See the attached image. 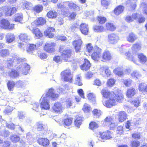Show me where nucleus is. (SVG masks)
Returning a JSON list of instances; mask_svg holds the SVG:
<instances>
[{
  "mask_svg": "<svg viewBox=\"0 0 147 147\" xmlns=\"http://www.w3.org/2000/svg\"><path fill=\"white\" fill-rule=\"evenodd\" d=\"M101 93L103 96L109 99L103 102V105L108 108L111 107L118 103H120L123 99V95L116 92H110L108 90L103 89Z\"/></svg>",
  "mask_w": 147,
  "mask_h": 147,
  "instance_id": "f257e3e1",
  "label": "nucleus"
},
{
  "mask_svg": "<svg viewBox=\"0 0 147 147\" xmlns=\"http://www.w3.org/2000/svg\"><path fill=\"white\" fill-rule=\"evenodd\" d=\"M121 49L120 52L122 54L125 55L127 59L132 61L134 63H136V54L135 53L132 54L129 51H127L125 49Z\"/></svg>",
  "mask_w": 147,
  "mask_h": 147,
  "instance_id": "f03ea898",
  "label": "nucleus"
},
{
  "mask_svg": "<svg viewBox=\"0 0 147 147\" xmlns=\"http://www.w3.org/2000/svg\"><path fill=\"white\" fill-rule=\"evenodd\" d=\"M62 79L66 82H71L72 81V76L69 70H66L61 73Z\"/></svg>",
  "mask_w": 147,
  "mask_h": 147,
  "instance_id": "7ed1b4c3",
  "label": "nucleus"
},
{
  "mask_svg": "<svg viewBox=\"0 0 147 147\" xmlns=\"http://www.w3.org/2000/svg\"><path fill=\"white\" fill-rule=\"evenodd\" d=\"M46 95H43L41 97L40 100L41 103L40 107L41 109L47 110L49 109L50 105L49 104V98L45 97Z\"/></svg>",
  "mask_w": 147,
  "mask_h": 147,
  "instance_id": "20e7f679",
  "label": "nucleus"
},
{
  "mask_svg": "<svg viewBox=\"0 0 147 147\" xmlns=\"http://www.w3.org/2000/svg\"><path fill=\"white\" fill-rule=\"evenodd\" d=\"M30 67L29 65L26 63L21 64L18 66L16 69L22 74L26 75L30 69Z\"/></svg>",
  "mask_w": 147,
  "mask_h": 147,
  "instance_id": "39448f33",
  "label": "nucleus"
},
{
  "mask_svg": "<svg viewBox=\"0 0 147 147\" xmlns=\"http://www.w3.org/2000/svg\"><path fill=\"white\" fill-rule=\"evenodd\" d=\"M94 51L91 55L92 59L94 61H98L100 59L101 49L97 47L94 48Z\"/></svg>",
  "mask_w": 147,
  "mask_h": 147,
  "instance_id": "423d86ee",
  "label": "nucleus"
},
{
  "mask_svg": "<svg viewBox=\"0 0 147 147\" xmlns=\"http://www.w3.org/2000/svg\"><path fill=\"white\" fill-rule=\"evenodd\" d=\"M0 26L3 28L12 30L14 27V24H10L9 21L5 19H3L1 20Z\"/></svg>",
  "mask_w": 147,
  "mask_h": 147,
  "instance_id": "0eeeda50",
  "label": "nucleus"
},
{
  "mask_svg": "<svg viewBox=\"0 0 147 147\" xmlns=\"http://www.w3.org/2000/svg\"><path fill=\"white\" fill-rule=\"evenodd\" d=\"M76 36L78 37V39L76 38V39L72 42V44L75 48L76 51V52H78L80 50L82 41L80 36Z\"/></svg>",
  "mask_w": 147,
  "mask_h": 147,
  "instance_id": "6e6552de",
  "label": "nucleus"
},
{
  "mask_svg": "<svg viewBox=\"0 0 147 147\" xmlns=\"http://www.w3.org/2000/svg\"><path fill=\"white\" fill-rule=\"evenodd\" d=\"M71 54V50L66 49L61 53V57L65 61H67L68 60V59L70 57Z\"/></svg>",
  "mask_w": 147,
  "mask_h": 147,
  "instance_id": "1a4fd4ad",
  "label": "nucleus"
},
{
  "mask_svg": "<svg viewBox=\"0 0 147 147\" xmlns=\"http://www.w3.org/2000/svg\"><path fill=\"white\" fill-rule=\"evenodd\" d=\"M119 37L117 34L112 33L108 36V41L111 44L116 43L119 41Z\"/></svg>",
  "mask_w": 147,
  "mask_h": 147,
  "instance_id": "9d476101",
  "label": "nucleus"
},
{
  "mask_svg": "<svg viewBox=\"0 0 147 147\" xmlns=\"http://www.w3.org/2000/svg\"><path fill=\"white\" fill-rule=\"evenodd\" d=\"M56 45L54 42L46 43L45 46V50L49 53H52L55 50L54 47Z\"/></svg>",
  "mask_w": 147,
  "mask_h": 147,
  "instance_id": "9b49d317",
  "label": "nucleus"
},
{
  "mask_svg": "<svg viewBox=\"0 0 147 147\" xmlns=\"http://www.w3.org/2000/svg\"><path fill=\"white\" fill-rule=\"evenodd\" d=\"M53 110L57 113H61L63 112L64 108L62 105L58 102L55 103L52 107Z\"/></svg>",
  "mask_w": 147,
  "mask_h": 147,
  "instance_id": "f8f14e48",
  "label": "nucleus"
},
{
  "mask_svg": "<svg viewBox=\"0 0 147 147\" xmlns=\"http://www.w3.org/2000/svg\"><path fill=\"white\" fill-rule=\"evenodd\" d=\"M97 137H98L99 140H101V139H109L111 138V136L110 132L108 131L107 132H103L101 134H99V136H97Z\"/></svg>",
  "mask_w": 147,
  "mask_h": 147,
  "instance_id": "ddd939ff",
  "label": "nucleus"
},
{
  "mask_svg": "<svg viewBox=\"0 0 147 147\" xmlns=\"http://www.w3.org/2000/svg\"><path fill=\"white\" fill-rule=\"evenodd\" d=\"M80 29L82 34L85 35L87 34L89 31L88 25L84 23L82 24L80 26Z\"/></svg>",
  "mask_w": 147,
  "mask_h": 147,
  "instance_id": "4468645a",
  "label": "nucleus"
},
{
  "mask_svg": "<svg viewBox=\"0 0 147 147\" xmlns=\"http://www.w3.org/2000/svg\"><path fill=\"white\" fill-rule=\"evenodd\" d=\"M45 95H46L45 97H48L49 98L51 97L53 98H55L58 96V95L55 93L54 90L52 88L50 89L48 92Z\"/></svg>",
  "mask_w": 147,
  "mask_h": 147,
  "instance_id": "2eb2a0df",
  "label": "nucleus"
},
{
  "mask_svg": "<svg viewBox=\"0 0 147 147\" xmlns=\"http://www.w3.org/2000/svg\"><path fill=\"white\" fill-rule=\"evenodd\" d=\"M55 29L53 27H49L45 32V34L49 37L52 38L54 34L53 32L54 31Z\"/></svg>",
  "mask_w": 147,
  "mask_h": 147,
  "instance_id": "dca6fc26",
  "label": "nucleus"
},
{
  "mask_svg": "<svg viewBox=\"0 0 147 147\" xmlns=\"http://www.w3.org/2000/svg\"><path fill=\"white\" fill-rule=\"evenodd\" d=\"M136 0H130L127 1L126 2L127 4H130V8L129 10L130 11H132L135 9L136 5Z\"/></svg>",
  "mask_w": 147,
  "mask_h": 147,
  "instance_id": "f3484780",
  "label": "nucleus"
},
{
  "mask_svg": "<svg viewBox=\"0 0 147 147\" xmlns=\"http://www.w3.org/2000/svg\"><path fill=\"white\" fill-rule=\"evenodd\" d=\"M137 38V36L132 32L129 34L127 37V41L130 43H133Z\"/></svg>",
  "mask_w": 147,
  "mask_h": 147,
  "instance_id": "a211bd4d",
  "label": "nucleus"
},
{
  "mask_svg": "<svg viewBox=\"0 0 147 147\" xmlns=\"http://www.w3.org/2000/svg\"><path fill=\"white\" fill-rule=\"evenodd\" d=\"M136 93L135 89L131 87L128 89L126 93V96L128 98H131L134 96Z\"/></svg>",
  "mask_w": 147,
  "mask_h": 147,
  "instance_id": "6ab92c4d",
  "label": "nucleus"
},
{
  "mask_svg": "<svg viewBox=\"0 0 147 147\" xmlns=\"http://www.w3.org/2000/svg\"><path fill=\"white\" fill-rule=\"evenodd\" d=\"M84 61V63L83 65L80 66V68L82 70L86 71L90 68V64L89 61L87 59H85Z\"/></svg>",
  "mask_w": 147,
  "mask_h": 147,
  "instance_id": "aec40b11",
  "label": "nucleus"
},
{
  "mask_svg": "<svg viewBox=\"0 0 147 147\" xmlns=\"http://www.w3.org/2000/svg\"><path fill=\"white\" fill-rule=\"evenodd\" d=\"M39 144L44 146H47L49 144V140L46 138L39 139L38 140Z\"/></svg>",
  "mask_w": 147,
  "mask_h": 147,
  "instance_id": "412c9836",
  "label": "nucleus"
},
{
  "mask_svg": "<svg viewBox=\"0 0 147 147\" xmlns=\"http://www.w3.org/2000/svg\"><path fill=\"white\" fill-rule=\"evenodd\" d=\"M118 117L119 121L122 122L126 119L127 114L124 111H121L119 113Z\"/></svg>",
  "mask_w": 147,
  "mask_h": 147,
  "instance_id": "4be33fe9",
  "label": "nucleus"
},
{
  "mask_svg": "<svg viewBox=\"0 0 147 147\" xmlns=\"http://www.w3.org/2000/svg\"><path fill=\"white\" fill-rule=\"evenodd\" d=\"M102 58L106 60H110L111 59L112 56L109 51H105L103 53Z\"/></svg>",
  "mask_w": 147,
  "mask_h": 147,
  "instance_id": "5701e85b",
  "label": "nucleus"
},
{
  "mask_svg": "<svg viewBox=\"0 0 147 147\" xmlns=\"http://www.w3.org/2000/svg\"><path fill=\"white\" fill-rule=\"evenodd\" d=\"M124 7L122 5H119L116 7L114 10V13L115 15H118L123 11Z\"/></svg>",
  "mask_w": 147,
  "mask_h": 147,
  "instance_id": "b1692460",
  "label": "nucleus"
},
{
  "mask_svg": "<svg viewBox=\"0 0 147 147\" xmlns=\"http://www.w3.org/2000/svg\"><path fill=\"white\" fill-rule=\"evenodd\" d=\"M65 5H67L70 9H79V7L76 4L69 1L65 2Z\"/></svg>",
  "mask_w": 147,
  "mask_h": 147,
  "instance_id": "393cba45",
  "label": "nucleus"
},
{
  "mask_svg": "<svg viewBox=\"0 0 147 147\" xmlns=\"http://www.w3.org/2000/svg\"><path fill=\"white\" fill-rule=\"evenodd\" d=\"M32 4L31 3L24 1L23 2L22 7L24 9L29 10L32 9Z\"/></svg>",
  "mask_w": 147,
  "mask_h": 147,
  "instance_id": "a878e982",
  "label": "nucleus"
},
{
  "mask_svg": "<svg viewBox=\"0 0 147 147\" xmlns=\"http://www.w3.org/2000/svg\"><path fill=\"white\" fill-rule=\"evenodd\" d=\"M19 39L24 42H27L29 39V37L26 33H21L19 36Z\"/></svg>",
  "mask_w": 147,
  "mask_h": 147,
  "instance_id": "bb28decb",
  "label": "nucleus"
},
{
  "mask_svg": "<svg viewBox=\"0 0 147 147\" xmlns=\"http://www.w3.org/2000/svg\"><path fill=\"white\" fill-rule=\"evenodd\" d=\"M6 41L8 43H10L14 40L15 37L14 35L11 34H8L6 36Z\"/></svg>",
  "mask_w": 147,
  "mask_h": 147,
  "instance_id": "cd10ccee",
  "label": "nucleus"
},
{
  "mask_svg": "<svg viewBox=\"0 0 147 147\" xmlns=\"http://www.w3.org/2000/svg\"><path fill=\"white\" fill-rule=\"evenodd\" d=\"M139 90L142 92H147V85L144 83H141L139 85Z\"/></svg>",
  "mask_w": 147,
  "mask_h": 147,
  "instance_id": "c85d7f7f",
  "label": "nucleus"
},
{
  "mask_svg": "<svg viewBox=\"0 0 147 147\" xmlns=\"http://www.w3.org/2000/svg\"><path fill=\"white\" fill-rule=\"evenodd\" d=\"M35 23L37 25H43L45 24L46 20L43 18H38L34 21Z\"/></svg>",
  "mask_w": 147,
  "mask_h": 147,
  "instance_id": "c756f323",
  "label": "nucleus"
},
{
  "mask_svg": "<svg viewBox=\"0 0 147 147\" xmlns=\"http://www.w3.org/2000/svg\"><path fill=\"white\" fill-rule=\"evenodd\" d=\"M93 29L96 32H102L105 30L104 27L102 26L95 25L93 26Z\"/></svg>",
  "mask_w": 147,
  "mask_h": 147,
  "instance_id": "7c9ffc66",
  "label": "nucleus"
},
{
  "mask_svg": "<svg viewBox=\"0 0 147 147\" xmlns=\"http://www.w3.org/2000/svg\"><path fill=\"white\" fill-rule=\"evenodd\" d=\"M123 68L118 67L115 69L113 70L114 73L118 76H122L123 74Z\"/></svg>",
  "mask_w": 147,
  "mask_h": 147,
  "instance_id": "2f4dec72",
  "label": "nucleus"
},
{
  "mask_svg": "<svg viewBox=\"0 0 147 147\" xmlns=\"http://www.w3.org/2000/svg\"><path fill=\"white\" fill-rule=\"evenodd\" d=\"M106 28L107 30L113 31L116 29V27L112 23H107L106 24Z\"/></svg>",
  "mask_w": 147,
  "mask_h": 147,
  "instance_id": "473e14b6",
  "label": "nucleus"
},
{
  "mask_svg": "<svg viewBox=\"0 0 147 147\" xmlns=\"http://www.w3.org/2000/svg\"><path fill=\"white\" fill-rule=\"evenodd\" d=\"M20 136L16 135H13L10 137L11 140L13 143H16L18 142L20 140Z\"/></svg>",
  "mask_w": 147,
  "mask_h": 147,
  "instance_id": "72a5a7b5",
  "label": "nucleus"
},
{
  "mask_svg": "<svg viewBox=\"0 0 147 147\" xmlns=\"http://www.w3.org/2000/svg\"><path fill=\"white\" fill-rule=\"evenodd\" d=\"M9 51L7 49H3L0 51V55L3 57L7 56L9 55Z\"/></svg>",
  "mask_w": 147,
  "mask_h": 147,
  "instance_id": "f704fd0d",
  "label": "nucleus"
},
{
  "mask_svg": "<svg viewBox=\"0 0 147 147\" xmlns=\"http://www.w3.org/2000/svg\"><path fill=\"white\" fill-rule=\"evenodd\" d=\"M33 10L37 13H39L42 11L43 9V7L41 5H38L35 6L32 8Z\"/></svg>",
  "mask_w": 147,
  "mask_h": 147,
  "instance_id": "c9c22d12",
  "label": "nucleus"
},
{
  "mask_svg": "<svg viewBox=\"0 0 147 147\" xmlns=\"http://www.w3.org/2000/svg\"><path fill=\"white\" fill-rule=\"evenodd\" d=\"M101 70H103L105 74L106 77H109L111 75V72L107 67H102L101 68Z\"/></svg>",
  "mask_w": 147,
  "mask_h": 147,
  "instance_id": "e433bc0d",
  "label": "nucleus"
},
{
  "mask_svg": "<svg viewBox=\"0 0 147 147\" xmlns=\"http://www.w3.org/2000/svg\"><path fill=\"white\" fill-rule=\"evenodd\" d=\"M82 119L81 117L79 116H77L74 121L76 126L78 128L79 127L82 123Z\"/></svg>",
  "mask_w": 147,
  "mask_h": 147,
  "instance_id": "4c0bfd02",
  "label": "nucleus"
},
{
  "mask_svg": "<svg viewBox=\"0 0 147 147\" xmlns=\"http://www.w3.org/2000/svg\"><path fill=\"white\" fill-rule=\"evenodd\" d=\"M9 76L13 78H16L19 75V74L16 70H12L11 72L9 73Z\"/></svg>",
  "mask_w": 147,
  "mask_h": 147,
  "instance_id": "58836bf2",
  "label": "nucleus"
},
{
  "mask_svg": "<svg viewBox=\"0 0 147 147\" xmlns=\"http://www.w3.org/2000/svg\"><path fill=\"white\" fill-rule=\"evenodd\" d=\"M57 16V13L55 11H50L47 14V16L50 18H54Z\"/></svg>",
  "mask_w": 147,
  "mask_h": 147,
  "instance_id": "ea45409f",
  "label": "nucleus"
},
{
  "mask_svg": "<svg viewBox=\"0 0 147 147\" xmlns=\"http://www.w3.org/2000/svg\"><path fill=\"white\" fill-rule=\"evenodd\" d=\"M113 121V119L110 117H107L104 120V125L109 126L112 123Z\"/></svg>",
  "mask_w": 147,
  "mask_h": 147,
  "instance_id": "a19ab883",
  "label": "nucleus"
},
{
  "mask_svg": "<svg viewBox=\"0 0 147 147\" xmlns=\"http://www.w3.org/2000/svg\"><path fill=\"white\" fill-rule=\"evenodd\" d=\"M15 83L16 87L17 88H23L26 85V84L25 82H23L20 80L17 81Z\"/></svg>",
  "mask_w": 147,
  "mask_h": 147,
  "instance_id": "79ce46f5",
  "label": "nucleus"
},
{
  "mask_svg": "<svg viewBox=\"0 0 147 147\" xmlns=\"http://www.w3.org/2000/svg\"><path fill=\"white\" fill-rule=\"evenodd\" d=\"M141 48L140 44L138 43H136L133 45L131 47V49L134 51H137L140 50Z\"/></svg>",
  "mask_w": 147,
  "mask_h": 147,
  "instance_id": "37998d69",
  "label": "nucleus"
},
{
  "mask_svg": "<svg viewBox=\"0 0 147 147\" xmlns=\"http://www.w3.org/2000/svg\"><path fill=\"white\" fill-rule=\"evenodd\" d=\"M82 109L85 113H88L91 111L90 105L87 103L84 104Z\"/></svg>",
  "mask_w": 147,
  "mask_h": 147,
  "instance_id": "c03bdc74",
  "label": "nucleus"
},
{
  "mask_svg": "<svg viewBox=\"0 0 147 147\" xmlns=\"http://www.w3.org/2000/svg\"><path fill=\"white\" fill-rule=\"evenodd\" d=\"M34 33L36 37L38 38L42 37L43 36V34L41 32L40 30L38 28H36L34 30Z\"/></svg>",
  "mask_w": 147,
  "mask_h": 147,
  "instance_id": "a18cd8bd",
  "label": "nucleus"
},
{
  "mask_svg": "<svg viewBox=\"0 0 147 147\" xmlns=\"http://www.w3.org/2000/svg\"><path fill=\"white\" fill-rule=\"evenodd\" d=\"M36 48V46L34 44H31L30 45L29 48L27 49V51L29 53H31L32 51L35 50Z\"/></svg>",
  "mask_w": 147,
  "mask_h": 147,
  "instance_id": "49530a36",
  "label": "nucleus"
},
{
  "mask_svg": "<svg viewBox=\"0 0 147 147\" xmlns=\"http://www.w3.org/2000/svg\"><path fill=\"white\" fill-rule=\"evenodd\" d=\"M23 19V16L22 13H17L15 15V21L20 22Z\"/></svg>",
  "mask_w": 147,
  "mask_h": 147,
  "instance_id": "de8ad7c7",
  "label": "nucleus"
},
{
  "mask_svg": "<svg viewBox=\"0 0 147 147\" xmlns=\"http://www.w3.org/2000/svg\"><path fill=\"white\" fill-rule=\"evenodd\" d=\"M138 56L141 63H144L146 62V56L143 55V54L141 53L138 54Z\"/></svg>",
  "mask_w": 147,
  "mask_h": 147,
  "instance_id": "09e8293b",
  "label": "nucleus"
},
{
  "mask_svg": "<svg viewBox=\"0 0 147 147\" xmlns=\"http://www.w3.org/2000/svg\"><path fill=\"white\" fill-rule=\"evenodd\" d=\"M81 76L80 75H78L77 76L76 78L75 84L79 86H81L82 85V83L81 82Z\"/></svg>",
  "mask_w": 147,
  "mask_h": 147,
  "instance_id": "8fccbe9b",
  "label": "nucleus"
},
{
  "mask_svg": "<svg viewBox=\"0 0 147 147\" xmlns=\"http://www.w3.org/2000/svg\"><path fill=\"white\" fill-rule=\"evenodd\" d=\"M64 122L65 125V127L68 126L72 123V119L71 118L66 119L64 120Z\"/></svg>",
  "mask_w": 147,
  "mask_h": 147,
  "instance_id": "3c124183",
  "label": "nucleus"
},
{
  "mask_svg": "<svg viewBox=\"0 0 147 147\" xmlns=\"http://www.w3.org/2000/svg\"><path fill=\"white\" fill-rule=\"evenodd\" d=\"M131 76L134 78H138L141 77V75L136 71H133L131 73Z\"/></svg>",
  "mask_w": 147,
  "mask_h": 147,
  "instance_id": "603ef678",
  "label": "nucleus"
},
{
  "mask_svg": "<svg viewBox=\"0 0 147 147\" xmlns=\"http://www.w3.org/2000/svg\"><path fill=\"white\" fill-rule=\"evenodd\" d=\"M92 113L95 117L97 118L99 117L101 115V112L99 110L95 109L92 111Z\"/></svg>",
  "mask_w": 147,
  "mask_h": 147,
  "instance_id": "864d4df0",
  "label": "nucleus"
},
{
  "mask_svg": "<svg viewBox=\"0 0 147 147\" xmlns=\"http://www.w3.org/2000/svg\"><path fill=\"white\" fill-rule=\"evenodd\" d=\"M15 82L13 81H9L7 83V86L9 90H11L14 86H16Z\"/></svg>",
  "mask_w": 147,
  "mask_h": 147,
  "instance_id": "5fc2aeb1",
  "label": "nucleus"
},
{
  "mask_svg": "<svg viewBox=\"0 0 147 147\" xmlns=\"http://www.w3.org/2000/svg\"><path fill=\"white\" fill-rule=\"evenodd\" d=\"M140 145V142L139 141L136 140L132 141L131 142V147H138Z\"/></svg>",
  "mask_w": 147,
  "mask_h": 147,
  "instance_id": "6e6d98bb",
  "label": "nucleus"
},
{
  "mask_svg": "<svg viewBox=\"0 0 147 147\" xmlns=\"http://www.w3.org/2000/svg\"><path fill=\"white\" fill-rule=\"evenodd\" d=\"M88 100L93 102H94L95 101V96L92 93H91L88 94Z\"/></svg>",
  "mask_w": 147,
  "mask_h": 147,
  "instance_id": "4d7b16f0",
  "label": "nucleus"
},
{
  "mask_svg": "<svg viewBox=\"0 0 147 147\" xmlns=\"http://www.w3.org/2000/svg\"><path fill=\"white\" fill-rule=\"evenodd\" d=\"M124 84L126 86H129L131 85L132 81L129 79L123 80V82Z\"/></svg>",
  "mask_w": 147,
  "mask_h": 147,
  "instance_id": "13d9d810",
  "label": "nucleus"
},
{
  "mask_svg": "<svg viewBox=\"0 0 147 147\" xmlns=\"http://www.w3.org/2000/svg\"><path fill=\"white\" fill-rule=\"evenodd\" d=\"M73 102L71 98H69L67 99L66 101V107L67 108H69L72 106Z\"/></svg>",
  "mask_w": 147,
  "mask_h": 147,
  "instance_id": "bf43d9fd",
  "label": "nucleus"
},
{
  "mask_svg": "<svg viewBox=\"0 0 147 147\" xmlns=\"http://www.w3.org/2000/svg\"><path fill=\"white\" fill-rule=\"evenodd\" d=\"M123 129V127L122 126L118 127L116 131L117 134L119 135L123 134L124 132Z\"/></svg>",
  "mask_w": 147,
  "mask_h": 147,
  "instance_id": "052dcab7",
  "label": "nucleus"
},
{
  "mask_svg": "<svg viewBox=\"0 0 147 147\" xmlns=\"http://www.w3.org/2000/svg\"><path fill=\"white\" fill-rule=\"evenodd\" d=\"M13 110L12 107L9 106H8L5 108L3 112L5 114H7L10 113Z\"/></svg>",
  "mask_w": 147,
  "mask_h": 147,
  "instance_id": "680f3d73",
  "label": "nucleus"
},
{
  "mask_svg": "<svg viewBox=\"0 0 147 147\" xmlns=\"http://www.w3.org/2000/svg\"><path fill=\"white\" fill-rule=\"evenodd\" d=\"M90 128L91 129H93L96 128L98 127V125L94 122H91L90 124Z\"/></svg>",
  "mask_w": 147,
  "mask_h": 147,
  "instance_id": "e2e57ef3",
  "label": "nucleus"
},
{
  "mask_svg": "<svg viewBox=\"0 0 147 147\" xmlns=\"http://www.w3.org/2000/svg\"><path fill=\"white\" fill-rule=\"evenodd\" d=\"M36 126L37 129L38 131H41L44 129L43 125L41 123H37Z\"/></svg>",
  "mask_w": 147,
  "mask_h": 147,
  "instance_id": "0e129e2a",
  "label": "nucleus"
},
{
  "mask_svg": "<svg viewBox=\"0 0 147 147\" xmlns=\"http://www.w3.org/2000/svg\"><path fill=\"white\" fill-rule=\"evenodd\" d=\"M5 13L7 16H10L13 14L11 12V9L8 7H6L5 8Z\"/></svg>",
  "mask_w": 147,
  "mask_h": 147,
  "instance_id": "69168bd1",
  "label": "nucleus"
},
{
  "mask_svg": "<svg viewBox=\"0 0 147 147\" xmlns=\"http://www.w3.org/2000/svg\"><path fill=\"white\" fill-rule=\"evenodd\" d=\"M98 20L99 23L102 24L104 23L106 21V18L103 17L98 16Z\"/></svg>",
  "mask_w": 147,
  "mask_h": 147,
  "instance_id": "338daca9",
  "label": "nucleus"
},
{
  "mask_svg": "<svg viewBox=\"0 0 147 147\" xmlns=\"http://www.w3.org/2000/svg\"><path fill=\"white\" fill-rule=\"evenodd\" d=\"M141 6L143 8V11L146 14H147V3H142L141 5Z\"/></svg>",
  "mask_w": 147,
  "mask_h": 147,
  "instance_id": "774afa93",
  "label": "nucleus"
}]
</instances>
